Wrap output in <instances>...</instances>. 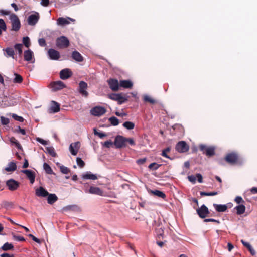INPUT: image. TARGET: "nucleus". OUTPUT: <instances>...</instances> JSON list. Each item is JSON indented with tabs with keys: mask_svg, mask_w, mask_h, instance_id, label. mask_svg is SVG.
I'll list each match as a JSON object with an SVG mask.
<instances>
[{
	"mask_svg": "<svg viewBox=\"0 0 257 257\" xmlns=\"http://www.w3.org/2000/svg\"><path fill=\"white\" fill-rule=\"evenodd\" d=\"M9 19L11 21L12 25L11 30L18 31L21 27V22L18 17L14 13H12L9 16Z\"/></svg>",
	"mask_w": 257,
	"mask_h": 257,
	"instance_id": "f257e3e1",
	"label": "nucleus"
},
{
	"mask_svg": "<svg viewBox=\"0 0 257 257\" xmlns=\"http://www.w3.org/2000/svg\"><path fill=\"white\" fill-rule=\"evenodd\" d=\"M109 98L111 100L116 101L118 104L120 105L128 100L127 97L123 96L121 94L112 93L109 95Z\"/></svg>",
	"mask_w": 257,
	"mask_h": 257,
	"instance_id": "f03ea898",
	"label": "nucleus"
},
{
	"mask_svg": "<svg viewBox=\"0 0 257 257\" xmlns=\"http://www.w3.org/2000/svg\"><path fill=\"white\" fill-rule=\"evenodd\" d=\"M224 159L228 163L234 165L238 162L239 157L237 153L232 152L227 154Z\"/></svg>",
	"mask_w": 257,
	"mask_h": 257,
	"instance_id": "7ed1b4c3",
	"label": "nucleus"
},
{
	"mask_svg": "<svg viewBox=\"0 0 257 257\" xmlns=\"http://www.w3.org/2000/svg\"><path fill=\"white\" fill-rule=\"evenodd\" d=\"M69 44V41L65 36H61L56 40V45L59 48H67Z\"/></svg>",
	"mask_w": 257,
	"mask_h": 257,
	"instance_id": "20e7f679",
	"label": "nucleus"
},
{
	"mask_svg": "<svg viewBox=\"0 0 257 257\" xmlns=\"http://www.w3.org/2000/svg\"><path fill=\"white\" fill-rule=\"evenodd\" d=\"M175 149L179 153H186L189 150V146L185 141H181L176 144Z\"/></svg>",
	"mask_w": 257,
	"mask_h": 257,
	"instance_id": "39448f33",
	"label": "nucleus"
},
{
	"mask_svg": "<svg viewBox=\"0 0 257 257\" xmlns=\"http://www.w3.org/2000/svg\"><path fill=\"white\" fill-rule=\"evenodd\" d=\"M114 145L117 148H122L126 145V138L122 136H117L114 140Z\"/></svg>",
	"mask_w": 257,
	"mask_h": 257,
	"instance_id": "423d86ee",
	"label": "nucleus"
},
{
	"mask_svg": "<svg viewBox=\"0 0 257 257\" xmlns=\"http://www.w3.org/2000/svg\"><path fill=\"white\" fill-rule=\"evenodd\" d=\"M88 87L87 84L81 81L79 83L78 92L83 96L87 97L88 96V92L86 91Z\"/></svg>",
	"mask_w": 257,
	"mask_h": 257,
	"instance_id": "0eeeda50",
	"label": "nucleus"
},
{
	"mask_svg": "<svg viewBox=\"0 0 257 257\" xmlns=\"http://www.w3.org/2000/svg\"><path fill=\"white\" fill-rule=\"evenodd\" d=\"M196 211L201 218H205L209 214L208 208L205 205H202L200 208L196 210Z\"/></svg>",
	"mask_w": 257,
	"mask_h": 257,
	"instance_id": "6e6552de",
	"label": "nucleus"
},
{
	"mask_svg": "<svg viewBox=\"0 0 257 257\" xmlns=\"http://www.w3.org/2000/svg\"><path fill=\"white\" fill-rule=\"evenodd\" d=\"M20 183L13 179L7 181L6 185L10 191H15L19 187Z\"/></svg>",
	"mask_w": 257,
	"mask_h": 257,
	"instance_id": "1a4fd4ad",
	"label": "nucleus"
},
{
	"mask_svg": "<svg viewBox=\"0 0 257 257\" xmlns=\"http://www.w3.org/2000/svg\"><path fill=\"white\" fill-rule=\"evenodd\" d=\"M106 112L104 107L101 106H96L91 110V113L94 116H100Z\"/></svg>",
	"mask_w": 257,
	"mask_h": 257,
	"instance_id": "9d476101",
	"label": "nucleus"
},
{
	"mask_svg": "<svg viewBox=\"0 0 257 257\" xmlns=\"http://www.w3.org/2000/svg\"><path fill=\"white\" fill-rule=\"evenodd\" d=\"M80 147V143L78 141L71 143L69 146V150L72 155H77L78 151Z\"/></svg>",
	"mask_w": 257,
	"mask_h": 257,
	"instance_id": "9b49d317",
	"label": "nucleus"
},
{
	"mask_svg": "<svg viewBox=\"0 0 257 257\" xmlns=\"http://www.w3.org/2000/svg\"><path fill=\"white\" fill-rule=\"evenodd\" d=\"M73 73L68 68L62 69L60 72V77L62 80L67 79L72 76Z\"/></svg>",
	"mask_w": 257,
	"mask_h": 257,
	"instance_id": "f8f14e48",
	"label": "nucleus"
},
{
	"mask_svg": "<svg viewBox=\"0 0 257 257\" xmlns=\"http://www.w3.org/2000/svg\"><path fill=\"white\" fill-rule=\"evenodd\" d=\"M85 191L86 193H89L90 194L103 196V191L97 187L91 186L88 190H85Z\"/></svg>",
	"mask_w": 257,
	"mask_h": 257,
	"instance_id": "ddd939ff",
	"label": "nucleus"
},
{
	"mask_svg": "<svg viewBox=\"0 0 257 257\" xmlns=\"http://www.w3.org/2000/svg\"><path fill=\"white\" fill-rule=\"evenodd\" d=\"M48 54L49 58L51 60H57L60 57L59 52L54 49H50L48 51Z\"/></svg>",
	"mask_w": 257,
	"mask_h": 257,
	"instance_id": "4468645a",
	"label": "nucleus"
},
{
	"mask_svg": "<svg viewBox=\"0 0 257 257\" xmlns=\"http://www.w3.org/2000/svg\"><path fill=\"white\" fill-rule=\"evenodd\" d=\"M108 83L110 88L114 91H116L119 89V83L118 80L115 79H110L108 81Z\"/></svg>",
	"mask_w": 257,
	"mask_h": 257,
	"instance_id": "2eb2a0df",
	"label": "nucleus"
},
{
	"mask_svg": "<svg viewBox=\"0 0 257 257\" xmlns=\"http://www.w3.org/2000/svg\"><path fill=\"white\" fill-rule=\"evenodd\" d=\"M22 172L26 175L31 184L34 183L35 179V173L33 171L31 170H24L22 171Z\"/></svg>",
	"mask_w": 257,
	"mask_h": 257,
	"instance_id": "dca6fc26",
	"label": "nucleus"
},
{
	"mask_svg": "<svg viewBox=\"0 0 257 257\" xmlns=\"http://www.w3.org/2000/svg\"><path fill=\"white\" fill-rule=\"evenodd\" d=\"M35 194L38 197H45L49 195V192L43 187H40L36 189Z\"/></svg>",
	"mask_w": 257,
	"mask_h": 257,
	"instance_id": "f3484780",
	"label": "nucleus"
},
{
	"mask_svg": "<svg viewBox=\"0 0 257 257\" xmlns=\"http://www.w3.org/2000/svg\"><path fill=\"white\" fill-rule=\"evenodd\" d=\"M39 19V16L38 13L32 14L28 17V23L30 25H35L38 21Z\"/></svg>",
	"mask_w": 257,
	"mask_h": 257,
	"instance_id": "a211bd4d",
	"label": "nucleus"
},
{
	"mask_svg": "<svg viewBox=\"0 0 257 257\" xmlns=\"http://www.w3.org/2000/svg\"><path fill=\"white\" fill-rule=\"evenodd\" d=\"M65 87V84L61 81L54 82L52 83V87L55 91L62 89Z\"/></svg>",
	"mask_w": 257,
	"mask_h": 257,
	"instance_id": "6ab92c4d",
	"label": "nucleus"
},
{
	"mask_svg": "<svg viewBox=\"0 0 257 257\" xmlns=\"http://www.w3.org/2000/svg\"><path fill=\"white\" fill-rule=\"evenodd\" d=\"M133 84L131 80H120L119 82V86L126 89H131Z\"/></svg>",
	"mask_w": 257,
	"mask_h": 257,
	"instance_id": "aec40b11",
	"label": "nucleus"
},
{
	"mask_svg": "<svg viewBox=\"0 0 257 257\" xmlns=\"http://www.w3.org/2000/svg\"><path fill=\"white\" fill-rule=\"evenodd\" d=\"M8 99L9 98L5 96L0 97V106L3 108L11 106V103Z\"/></svg>",
	"mask_w": 257,
	"mask_h": 257,
	"instance_id": "412c9836",
	"label": "nucleus"
},
{
	"mask_svg": "<svg viewBox=\"0 0 257 257\" xmlns=\"http://www.w3.org/2000/svg\"><path fill=\"white\" fill-rule=\"evenodd\" d=\"M72 58L76 61L81 62L83 61V57L81 54L77 51H74L72 54Z\"/></svg>",
	"mask_w": 257,
	"mask_h": 257,
	"instance_id": "4be33fe9",
	"label": "nucleus"
},
{
	"mask_svg": "<svg viewBox=\"0 0 257 257\" xmlns=\"http://www.w3.org/2000/svg\"><path fill=\"white\" fill-rule=\"evenodd\" d=\"M33 56V52L30 50H28L24 51V60L26 61H30L32 59Z\"/></svg>",
	"mask_w": 257,
	"mask_h": 257,
	"instance_id": "5701e85b",
	"label": "nucleus"
},
{
	"mask_svg": "<svg viewBox=\"0 0 257 257\" xmlns=\"http://www.w3.org/2000/svg\"><path fill=\"white\" fill-rule=\"evenodd\" d=\"M82 178L84 179L96 180L97 177L96 175L91 173L90 172H87L82 175Z\"/></svg>",
	"mask_w": 257,
	"mask_h": 257,
	"instance_id": "b1692460",
	"label": "nucleus"
},
{
	"mask_svg": "<svg viewBox=\"0 0 257 257\" xmlns=\"http://www.w3.org/2000/svg\"><path fill=\"white\" fill-rule=\"evenodd\" d=\"M47 202L49 204H53L56 202L58 198L55 194H49L47 196Z\"/></svg>",
	"mask_w": 257,
	"mask_h": 257,
	"instance_id": "393cba45",
	"label": "nucleus"
},
{
	"mask_svg": "<svg viewBox=\"0 0 257 257\" xmlns=\"http://www.w3.org/2000/svg\"><path fill=\"white\" fill-rule=\"evenodd\" d=\"M213 206L215 210L218 212H225L227 209V207L226 205L214 204Z\"/></svg>",
	"mask_w": 257,
	"mask_h": 257,
	"instance_id": "a878e982",
	"label": "nucleus"
},
{
	"mask_svg": "<svg viewBox=\"0 0 257 257\" xmlns=\"http://www.w3.org/2000/svg\"><path fill=\"white\" fill-rule=\"evenodd\" d=\"M16 169V164L14 162H11L8 164V166L5 168V170L7 172H14Z\"/></svg>",
	"mask_w": 257,
	"mask_h": 257,
	"instance_id": "bb28decb",
	"label": "nucleus"
},
{
	"mask_svg": "<svg viewBox=\"0 0 257 257\" xmlns=\"http://www.w3.org/2000/svg\"><path fill=\"white\" fill-rule=\"evenodd\" d=\"M51 110L53 113H57L60 111V105L56 101H52V105L51 106Z\"/></svg>",
	"mask_w": 257,
	"mask_h": 257,
	"instance_id": "cd10ccee",
	"label": "nucleus"
},
{
	"mask_svg": "<svg viewBox=\"0 0 257 257\" xmlns=\"http://www.w3.org/2000/svg\"><path fill=\"white\" fill-rule=\"evenodd\" d=\"M3 50L6 52V56L7 57H11L13 58H14L15 52L14 49L11 47H7Z\"/></svg>",
	"mask_w": 257,
	"mask_h": 257,
	"instance_id": "c85d7f7f",
	"label": "nucleus"
},
{
	"mask_svg": "<svg viewBox=\"0 0 257 257\" xmlns=\"http://www.w3.org/2000/svg\"><path fill=\"white\" fill-rule=\"evenodd\" d=\"M241 242L243 244V245L248 249L252 255H254L255 254V250L253 249L251 245L249 243L244 241L243 240H241Z\"/></svg>",
	"mask_w": 257,
	"mask_h": 257,
	"instance_id": "c756f323",
	"label": "nucleus"
},
{
	"mask_svg": "<svg viewBox=\"0 0 257 257\" xmlns=\"http://www.w3.org/2000/svg\"><path fill=\"white\" fill-rule=\"evenodd\" d=\"M151 193L155 196L163 199H165L166 197L165 194L163 192L158 190L151 191Z\"/></svg>",
	"mask_w": 257,
	"mask_h": 257,
	"instance_id": "7c9ffc66",
	"label": "nucleus"
},
{
	"mask_svg": "<svg viewBox=\"0 0 257 257\" xmlns=\"http://www.w3.org/2000/svg\"><path fill=\"white\" fill-rule=\"evenodd\" d=\"M236 210V213L238 215H241L244 213L245 211V206L243 204H240L235 207Z\"/></svg>",
	"mask_w": 257,
	"mask_h": 257,
	"instance_id": "2f4dec72",
	"label": "nucleus"
},
{
	"mask_svg": "<svg viewBox=\"0 0 257 257\" xmlns=\"http://www.w3.org/2000/svg\"><path fill=\"white\" fill-rule=\"evenodd\" d=\"M14 248L12 244L6 242L2 246L1 249L4 251H8L13 250Z\"/></svg>",
	"mask_w": 257,
	"mask_h": 257,
	"instance_id": "473e14b6",
	"label": "nucleus"
},
{
	"mask_svg": "<svg viewBox=\"0 0 257 257\" xmlns=\"http://www.w3.org/2000/svg\"><path fill=\"white\" fill-rule=\"evenodd\" d=\"M205 154L208 157H211L215 154V148L213 147H209L206 150Z\"/></svg>",
	"mask_w": 257,
	"mask_h": 257,
	"instance_id": "72a5a7b5",
	"label": "nucleus"
},
{
	"mask_svg": "<svg viewBox=\"0 0 257 257\" xmlns=\"http://www.w3.org/2000/svg\"><path fill=\"white\" fill-rule=\"evenodd\" d=\"M69 23V21L64 18L60 17L57 19V24L59 25L64 26L68 25Z\"/></svg>",
	"mask_w": 257,
	"mask_h": 257,
	"instance_id": "f704fd0d",
	"label": "nucleus"
},
{
	"mask_svg": "<svg viewBox=\"0 0 257 257\" xmlns=\"http://www.w3.org/2000/svg\"><path fill=\"white\" fill-rule=\"evenodd\" d=\"M45 149L47 152L49 153L51 156L53 157H56L57 156V153H56L55 149L53 147H47Z\"/></svg>",
	"mask_w": 257,
	"mask_h": 257,
	"instance_id": "c9c22d12",
	"label": "nucleus"
},
{
	"mask_svg": "<svg viewBox=\"0 0 257 257\" xmlns=\"http://www.w3.org/2000/svg\"><path fill=\"white\" fill-rule=\"evenodd\" d=\"M14 75H15V77L13 80L14 83H21L23 82V78L20 74L15 73Z\"/></svg>",
	"mask_w": 257,
	"mask_h": 257,
	"instance_id": "e433bc0d",
	"label": "nucleus"
},
{
	"mask_svg": "<svg viewBox=\"0 0 257 257\" xmlns=\"http://www.w3.org/2000/svg\"><path fill=\"white\" fill-rule=\"evenodd\" d=\"M10 141L11 143L15 144L16 147L18 149L20 150V149H22L21 144L19 143V142L18 141V140L15 137H11L10 139Z\"/></svg>",
	"mask_w": 257,
	"mask_h": 257,
	"instance_id": "4c0bfd02",
	"label": "nucleus"
},
{
	"mask_svg": "<svg viewBox=\"0 0 257 257\" xmlns=\"http://www.w3.org/2000/svg\"><path fill=\"white\" fill-rule=\"evenodd\" d=\"M143 100L145 102H149L152 104H154L156 102L155 100L148 95H145L143 97Z\"/></svg>",
	"mask_w": 257,
	"mask_h": 257,
	"instance_id": "58836bf2",
	"label": "nucleus"
},
{
	"mask_svg": "<svg viewBox=\"0 0 257 257\" xmlns=\"http://www.w3.org/2000/svg\"><path fill=\"white\" fill-rule=\"evenodd\" d=\"M43 168L45 172L48 174H53V170L51 167L46 163H44L43 164Z\"/></svg>",
	"mask_w": 257,
	"mask_h": 257,
	"instance_id": "ea45409f",
	"label": "nucleus"
},
{
	"mask_svg": "<svg viewBox=\"0 0 257 257\" xmlns=\"http://www.w3.org/2000/svg\"><path fill=\"white\" fill-rule=\"evenodd\" d=\"M109 121L113 126H116L119 124V120L114 116L111 117L109 118Z\"/></svg>",
	"mask_w": 257,
	"mask_h": 257,
	"instance_id": "a19ab883",
	"label": "nucleus"
},
{
	"mask_svg": "<svg viewBox=\"0 0 257 257\" xmlns=\"http://www.w3.org/2000/svg\"><path fill=\"white\" fill-rule=\"evenodd\" d=\"M2 206L7 209L11 208L13 206V204L11 202L3 201L2 204Z\"/></svg>",
	"mask_w": 257,
	"mask_h": 257,
	"instance_id": "79ce46f5",
	"label": "nucleus"
},
{
	"mask_svg": "<svg viewBox=\"0 0 257 257\" xmlns=\"http://www.w3.org/2000/svg\"><path fill=\"white\" fill-rule=\"evenodd\" d=\"M123 126L127 128L128 130H132L135 127V124L134 123L131 121H126L123 124Z\"/></svg>",
	"mask_w": 257,
	"mask_h": 257,
	"instance_id": "37998d69",
	"label": "nucleus"
},
{
	"mask_svg": "<svg viewBox=\"0 0 257 257\" xmlns=\"http://www.w3.org/2000/svg\"><path fill=\"white\" fill-rule=\"evenodd\" d=\"M14 48L16 51H17L18 54L21 55L22 54L23 50V45L22 44H17L14 46Z\"/></svg>",
	"mask_w": 257,
	"mask_h": 257,
	"instance_id": "c03bdc74",
	"label": "nucleus"
},
{
	"mask_svg": "<svg viewBox=\"0 0 257 257\" xmlns=\"http://www.w3.org/2000/svg\"><path fill=\"white\" fill-rule=\"evenodd\" d=\"M170 147H167L166 148H165V149H164L162 152V153H161V155L164 157H166L167 158H168V159H170L171 160H172V158H171L168 155H167V153H169L170 151Z\"/></svg>",
	"mask_w": 257,
	"mask_h": 257,
	"instance_id": "a18cd8bd",
	"label": "nucleus"
},
{
	"mask_svg": "<svg viewBox=\"0 0 257 257\" xmlns=\"http://www.w3.org/2000/svg\"><path fill=\"white\" fill-rule=\"evenodd\" d=\"M200 195L201 196H214L218 194V192L216 191L211 192H200Z\"/></svg>",
	"mask_w": 257,
	"mask_h": 257,
	"instance_id": "49530a36",
	"label": "nucleus"
},
{
	"mask_svg": "<svg viewBox=\"0 0 257 257\" xmlns=\"http://www.w3.org/2000/svg\"><path fill=\"white\" fill-rule=\"evenodd\" d=\"M161 165L158 164L156 163H152L149 165V168L153 170H157Z\"/></svg>",
	"mask_w": 257,
	"mask_h": 257,
	"instance_id": "de8ad7c7",
	"label": "nucleus"
},
{
	"mask_svg": "<svg viewBox=\"0 0 257 257\" xmlns=\"http://www.w3.org/2000/svg\"><path fill=\"white\" fill-rule=\"evenodd\" d=\"M23 43L24 45L27 48L30 45V39L28 37H25L23 38Z\"/></svg>",
	"mask_w": 257,
	"mask_h": 257,
	"instance_id": "09e8293b",
	"label": "nucleus"
},
{
	"mask_svg": "<svg viewBox=\"0 0 257 257\" xmlns=\"http://www.w3.org/2000/svg\"><path fill=\"white\" fill-rule=\"evenodd\" d=\"M60 170L61 172L64 174H68L70 172V170L68 168L63 165L60 167Z\"/></svg>",
	"mask_w": 257,
	"mask_h": 257,
	"instance_id": "8fccbe9b",
	"label": "nucleus"
},
{
	"mask_svg": "<svg viewBox=\"0 0 257 257\" xmlns=\"http://www.w3.org/2000/svg\"><path fill=\"white\" fill-rule=\"evenodd\" d=\"M0 28L2 29L4 31L7 30L6 24L5 21L2 19H0Z\"/></svg>",
	"mask_w": 257,
	"mask_h": 257,
	"instance_id": "3c124183",
	"label": "nucleus"
},
{
	"mask_svg": "<svg viewBox=\"0 0 257 257\" xmlns=\"http://www.w3.org/2000/svg\"><path fill=\"white\" fill-rule=\"evenodd\" d=\"M76 162H77V165L80 168H83L85 166V162L80 158H79V157L77 158Z\"/></svg>",
	"mask_w": 257,
	"mask_h": 257,
	"instance_id": "603ef678",
	"label": "nucleus"
},
{
	"mask_svg": "<svg viewBox=\"0 0 257 257\" xmlns=\"http://www.w3.org/2000/svg\"><path fill=\"white\" fill-rule=\"evenodd\" d=\"M1 121L2 124L4 125H7L9 123V119L8 118L5 117L4 116L1 117Z\"/></svg>",
	"mask_w": 257,
	"mask_h": 257,
	"instance_id": "864d4df0",
	"label": "nucleus"
},
{
	"mask_svg": "<svg viewBox=\"0 0 257 257\" xmlns=\"http://www.w3.org/2000/svg\"><path fill=\"white\" fill-rule=\"evenodd\" d=\"M94 134L95 135H97L100 138H103V137L106 136V134L102 132H98L96 131V128H94Z\"/></svg>",
	"mask_w": 257,
	"mask_h": 257,
	"instance_id": "5fc2aeb1",
	"label": "nucleus"
},
{
	"mask_svg": "<svg viewBox=\"0 0 257 257\" xmlns=\"http://www.w3.org/2000/svg\"><path fill=\"white\" fill-rule=\"evenodd\" d=\"M12 117L15 120L21 122H23L24 120V119L22 117L19 116L16 114H13Z\"/></svg>",
	"mask_w": 257,
	"mask_h": 257,
	"instance_id": "6e6d98bb",
	"label": "nucleus"
},
{
	"mask_svg": "<svg viewBox=\"0 0 257 257\" xmlns=\"http://www.w3.org/2000/svg\"><path fill=\"white\" fill-rule=\"evenodd\" d=\"M13 238L18 241H24L25 239L23 236L13 235Z\"/></svg>",
	"mask_w": 257,
	"mask_h": 257,
	"instance_id": "4d7b16f0",
	"label": "nucleus"
},
{
	"mask_svg": "<svg viewBox=\"0 0 257 257\" xmlns=\"http://www.w3.org/2000/svg\"><path fill=\"white\" fill-rule=\"evenodd\" d=\"M11 12L9 11L1 9L0 10V14L3 16L9 15L10 16Z\"/></svg>",
	"mask_w": 257,
	"mask_h": 257,
	"instance_id": "13d9d810",
	"label": "nucleus"
},
{
	"mask_svg": "<svg viewBox=\"0 0 257 257\" xmlns=\"http://www.w3.org/2000/svg\"><path fill=\"white\" fill-rule=\"evenodd\" d=\"M38 43L40 46L44 47L46 45V41L44 38H40L38 40Z\"/></svg>",
	"mask_w": 257,
	"mask_h": 257,
	"instance_id": "bf43d9fd",
	"label": "nucleus"
},
{
	"mask_svg": "<svg viewBox=\"0 0 257 257\" xmlns=\"http://www.w3.org/2000/svg\"><path fill=\"white\" fill-rule=\"evenodd\" d=\"M199 148L200 150L203 152V153L205 154L206 150L208 148V147L205 145L201 144L199 145Z\"/></svg>",
	"mask_w": 257,
	"mask_h": 257,
	"instance_id": "052dcab7",
	"label": "nucleus"
},
{
	"mask_svg": "<svg viewBox=\"0 0 257 257\" xmlns=\"http://www.w3.org/2000/svg\"><path fill=\"white\" fill-rule=\"evenodd\" d=\"M36 140L44 145H46L48 144V142L47 141H45L39 137L36 138Z\"/></svg>",
	"mask_w": 257,
	"mask_h": 257,
	"instance_id": "680f3d73",
	"label": "nucleus"
},
{
	"mask_svg": "<svg viewBox=\"0 0 257 257\" xmlns=\"http://www.w3.org/2000/svg\"><path fill=\"white\" fill-rule=\"evenodd\" d=\"M156 233L158 237H160L163 235L164 231L162 228H159L156 229Z\"/></svg>",
	"mask_w": 257,
	"mask_h": 257,
	"instance_id": "e2e57ef3",
	"label": "nucleus"
},
{
	"mask_svg": "<svg viewBox=\"0 0 257 257\" xmlns=\"http://www.w3.org/2000/svg\"><path fill=\"white\" fill-rule=\"evenodd\" d=\"M28 236L30 238H31L32 239V240L33 241H34L35 242H37V243H41V241L40 239H39L38 238H37V237H36L35 236H34L33 235L31 234H30L28 235Z\"/></svg>",
	"mask_w": 257,
	"mask_h": 257,
	"instance_id": "0e129e2a",
	"label": "nucleus"
},
{
	"mask_svg": "<svg viewBox=\"0 0 257 257\" xmlns=\"http://www.w3.org/2000/svg\"><path fill=\"white\" fill-rule=\"evenodd\" d=\"M235 201L237 204H240L241 203H244V201L243 200L241 197L240 196H237L235 199Z\"/></svg>",
	"mask_w": 257,
	"mask_h": 257,
	"instance_id": "69168bd1",
	"label": "nucleus"
},
{
	"mask_svg": "<svg viewBox=\"0 0 257 257\" xmlns=\"http://www.w3.org/2000/svg\"><path fill=\"white\" fill-rule=\"evenodd\" d=\"M188 179L189 180V181L193 183H195L196 182V177L194 175L188 176Z\"/></svg>",
	"mask_w": 257,
	"mask_h": 257,
	"instance_id": "338daca9",
	"label": "nucleus"
},
{
	"mask_svg": "<svg viewBox=\"0 0 257 257\" xmlns=\"http://www.w3.org/2000/svg\"><path fill=\"white\" fill-rule=\"evenodd\" d=\"M112 144L113 143L111 141H107L104 143L103 146L106 148H109L112 145Z\"/></svg>",
	"mask_w": 257,
	"mask_h": 257,
	"instance_id": "774afa93",
	"label": "nucleus"
}]
</instances>
